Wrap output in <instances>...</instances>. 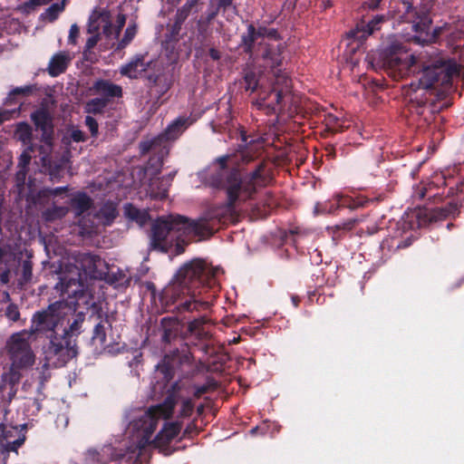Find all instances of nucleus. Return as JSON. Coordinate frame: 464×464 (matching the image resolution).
Masks as SVG:
<instances>
[{"mask_svg":"<svg viewBox=\"0 0 464 464\" xmlns=\"http://www.w3.org/2000/svg\"><path fill=\"white\" fill-rule=\"evenodd\" d=\"M77 349L74 341L64 336L51 337L50 343L44 350L46 364L54 367L64 365L69 360L75 357Z\"/></svg>","mask_w":464,"mask_h":464,"instance_id":"8","label":"nucleus"},{"mask_svg":"<svg viewBox=\"0 0 464 464\" xmlns=\"http://www.w3.org/2000/svg\"><path fill=\"white\" fill-rule=\"evenodd\" d=\"M106 106V101L101 98H95L87 102L85 111L88 113H100Z\"/></svg>","mask_w":464,"mask_h":464,"instance_id":"27","label":"nucleus"},{"mask_svg":"<svg viewBox=\"0 0 464 464\" xmlns=\"http://www.w3.org/2000/svg\"><path fill=\"white\" fill-rule=\"evenodd\" d=\"M61 190H62V188H55V189L53 190V193H54V194H57V193H58V192H60Z\"/></svg>","mask_w":464,"mask_h":464,"instance_id":"59","label":"nucleus"},{"mask_svg":"<svg viewBox=\"0 0 464 464\" xmlns=\"http://www.w3.org/2000/svg\"><path fill=\"white\" fill-rule=\"evenodd\" d=\"M85 123L89 128L92 136H96L98 134V123L97 121L91 116H87L85 119Z\"/></svg>","mask_w":464,"mask_h":464,"instance_id":"38","label":"nucleus"},{"mask_svg":"<svg viewBox=\"0 0 464 464\" xmlns=\"http://www.w3.org/2000/svg\"><path fill=\"white\" fill-rule=\"evenodd\" d=\"M32 150H33L32 148L29 147L28 149H26L21 154V156L19 158L20 170L17 172V179H18V181H22V182L24 181L25 175H26L25 168H26V166L29 164V162L31 160V152H32Z\"/></svg>","mask_w":464,"mask_h":464,"instance_id":"24","label":"nucleus"},{"mask_svg":"<svg viewBox=\"0 0 464 464\" xmlns=\"http://www.w3.org/2000/svg\"><path fill=\"white\" fill-rule=\"evenodd\" d=\"M116 216V206L111 202L104 204L97 214L98 218L105 225L110 224Z\"/></svg>","mask_w":464,"mask_h":464,"instance_id":"22","label":"nucleus"},{"mask_svg":"<svg viewBox=\"0 0 464 464\" xmlns=\"http://www.w3.org/2000/svg\"><path fill=\"white\" fill-rule=\"evenodd\" d=\"M71 308L63 302H56L40 313H37L33 317V331L34 332H49L54 331L55 328L62 324L65 315Z\"/></svg>","mask_w":464,"mask_h":464,"instance_id":"7","label":"nucleus"},{"mask_svg":"<svg viewBox=\"0 0 464 464\" xmlns=\"http://www.w3.org/2000/svg\"><path fill=\"white\" fill-rule=\"evenodd\" d=\"M33 333L20 332L13 334L6 344L12 368L9 373L4 375L5 381L14 384L19 381L20 375L16 370L29 367L34 362V354L30 346Z\"/></svg>","mask_w":464,"mask_h":464,"instance_id":"3","label":"nucleus"},{"mask_svg":"<svg viewBox=\"0 0 464 464\" xmlns=\"http://www.w3.org/2000/svg\"><path fill=\"white\" fill-rule=\"evenodd\" d=\"M23 430L16 426L0 425V449L4 452L16 451L24 442Z\"/></svg>","mask_w":464,"mask_h":464,"instance_id":"13","label":"nucleus"},{"mask_svg":"<svg viewBox=\"0 0 464 464\" xmlns=\"http://www.w3.org/2000/svg\"><path fill=\"white\" fill-rule=\"evenodd\" d=\"M15 136L24 143L29 142L32 136L31 127L27 123H19L17 125Z\"/></svg>","mask_w":464,"mask_h":464,"instance_id":"28","label":"nucleus"},{"mask_svg":"<svg viewBox=\"0 0 464 464\" xmlns=\"http://www.w3.org/2000/svg\"><path fill=\"white\" fill-rule=\"evenodd\" d=\"M83 321V314L80 313L76 314L73 322L70 324L69 329L64 331L63 336L67 339H71L72 336L79 334Z\"/></svg>","mask_w":464,"mask_h":464,"instance_id":"25","label":"nucleus"},{"mask_svg":"<svg viewBox=\"0 0 464 464\" xmlns=\"http://www.w3.org/2000/svg\"><path fill=\"white\" fill-rule=\"evenodd\" d=\"M52 0H28L19 6V10L24 14H29L38 6L47 5Z\"/></svg>","mask_w":464,"mask_h":464,"instance_id":"30","label":"nucleus"},{"mask_svg":"<svg viewBox=\"0 0 464 464\" xmlns=\"http://www.w3.org/2000/svg\"><path fill=\"white\" fill-rule=\"evenodd\" d=\"M167 195V189L166 188H163L160 191H154L153 188H151V196L154 197V198H164L166 197Z\"/></svg>","mask_w":464,"mask_h":464,"instance_id":"46","label":"nucleus"},{"mask_svg":"<svg viewBox=\"0 0 464 464\" xmlns=\"http://www.w3.org/2000/svg\"><path fill=\"white\" fill-rule=\"evenodd\" d=\"M293 301H294L295 304H296V300H295V298H293Z\"/></svg>","mask_w":464,"mask_h":464,"instance_id":"62","label":"nucleus"},{"mask_svg":"<svg viewBox=\"0 0 464 464\" xmlns=\"http://www.w3.org/2000/svg\"><path fill=\"white\" fill-rule=\"evenodd\" d=\"M79 35V28L76 24L71 25L68 41L70 44H74L76 43V38Z\"/></svg>","mask_w":464,"mask_h":464,"instance_id":"40","label":"nucleus"},{"mask_svg":"<svg viewBox=\"0 0 464 464\" xmlns=\"http://www.w3.org/2000/svg\"><path fill=\"white\" fill-rule=\"evenodd\" d=\"M32 120L35 126L43 131L44 145L40 148V153L42 154L41 161L46 167L50 164L48 154L51 151V137L53 133L51 118L47 111L40 110L32 114Z\"/></svg>","mask_w":464,"mask_h":464,"instance_id":"12","label":"nucleus"},{"mask_svg":"<svg viewBox=\"0 0 464 464\" xmlns=\"http://www.w3.org/2000/svg\"><path fill=\"white\" fill-rule=\"evenodd\" d=\"M227 160H228V157H222V158H220V159L218 160V161H219V163H220L221 167H223V166H224V162H225Z\"/></svg>","mask_w":464,"mask_h":464,"instance_id":"56","label":"nucleus"},{"mask_svg":"<svg viewBox=\"0 0 464 464\" xmlns=\"http://www.w3.org/2000/svg\"><path fill=\"white\" fill-rule=\"evenodd\" d=\"M158 143V140H150V141H145L140 144V149L143 153L149 151L150 150L153 149L155 145Z\"/></svg>","mask_w":464,"mask_h":464,"instance_id":"41","label":"nucleus"},{"mask_svg":"<svg viewBox=\"0 0 464 464\" xmlns=\"http://www.w3.org/2000/svg\"><path fill=\"white\" fill-rule=\"evenodd\" d=\"M93 88L97 93L107 97H121L122 94L121 87L109 81H98L95 82Z\"/></svg>","mask_w":464,"mask_h":464,"instance_id":"20","label":"nucleus"},{"mask_svg":"<svg viewBox=\"0 0 464 464\" xmlns=\"http://www.w3.org/2000/svg\"><path fill=\"white\" fill-rule=\"evenodd\" d=\"M110 451H111V448H109V447L103 449L102 455L101 456V458L98 460L102 461V462H106L107 461V458L105 457V455H108Z\"/></svg>","mask_w":464,"mask_h":464,"instance_id":"49","label":"nucleus"},{"mask_svg":"<svg viewBox=\"0 0 464 464\" xmlns=\"http://www.w3.org/2000/svg\"><path fill=\"white\" fill-rule=\"evenodd\" d=\"M337 121L335 118H332V117H331V118L329 119V121H330V122H332V121L334 122V121Z\"/></svg>","mask_w":464,"mask_h":464,"instance_id":"60","label":"nucleus"},{"mask_svg":"<svg viewBox=\"0 0 464 464\" xmlns=\"http://www.w3.org/2000/svg\"><path fill=\"white\" fill-rule=\"evenodd\" d=\"M416 32H420V34L417 36V40L420 41L422 43H431L434 42L437 37L440 34H446L447 36H451L453 39L458 37V34H456L455 30L453 29L451 24H444L443 26L438 27L433 29L432 33L430 34L429 32L426 33V35H422V32L424 30H429V22L427 20H424L423 24H415L413 25Z\"/></svg>","mask_w":464,"mask_h":464,"instance_id":"17","label":"nucleus"},{"mask_svg":"<svg viewBox=\"0 0 464 464\" xmlns=\"http://www.w3.org/2000/svg\"><path fill=\"white\" fill-rule=\"evenodd\" d=\"M162 72V65L158 60H147L143 55H137L128 63L120 68L121 75L130 79H137L146 75L153 82Z\"/></svg>","mask_w":464,"mask_h":464,"instance_id":"9","label":"nucleus"},{"mask_svg":"<svg viewBox=\"0 0 464 464\" xmlns=\"http://www.w3.org/2000/svg\"><path fill=\"white\" fill-rule=\"evenodd\" d=\"M192 410H193V404H192L191 401L189 399H184L181 401L179 416H181V417L188 416L191 413Z\"/></svg>","mask_w":464,"mask_h":464,"instance_id":"34","label":"nucleus"},{"mask_svg":"<svg viewBox=\"0 0 464 464\" xmlns=\"http://www.w3.org/2000/svg\"><path fill=\"white\" fill-rule=\"evenodd\" d=\"M72 205L75 208L76 214L81 215L90 208L91 200L85 194H78L72 198Z\"/></svg>","mask_w":464,"mask_h":464,"instance_id":"23","label":"nucleus"},{"mask_svg":"<svg viewBox=\"0 0 464 464\" xmlns=\"http://www.w3.org/2000/svg\"><path fill=\"white\" fill-rule=\"evenodd\" d=\"M121 456H123V453L121 451V452L117 453L114 458H118V457H121Z\"/></svg>","mask_w":464,"mask_h":464,"instance_id":"58","label":"nucleus"},{"mask_svg":"<svg viewBox=\"0 0 464 464\" xmlns=\"http://www.w3.org/2000/svg\"><path fill=\"white\" fill-rule=\"evenodd\" d=\"M126 17L124 14H118L114 24L111 23V14L105 9L94 11L89 23L88 31L95 35L90 37L87 41V47L92 48L98 42L100 31L109 40H116L121 27L125 24Z\"/></svg>","mask_w":464,"mask_h":464,"instance_id":"4","label":"nucleus"},{"mask_svg":"<svg viewBox=\"0 0 464 464\" xmlns=\"http://www.w3.org/2000/svg\"><path fill=\"white\" fill-rule=\"evenodd\" d=\"M459 65L452 60H436L426 65L419 80V85L423 89L434 88L437 83L448 84L450 79L459 74Z\"/></svg>","mask_w":464,"mask_h":464,"instance_id":"5","label":"nucleus"},{"mask_svg":"<svg viewBox=\"0 0 464 464\" xmlns=\"http://www.w3.org/2000/svg\"><path fill=\"white\" fill-rule=\"evenodd\" d=\"M8 117H7V114L5 112H1L0 111V122L6 120Z\"/></svg>","mask_w":464,"mask_h":464,"instance_id":"55","label":"nucleus"},{"mask_svg":"<svg viewBox=\"0 0 464 464\" xmlns=\"http://www.w3.org/2000/svg\"><path fill=\"white\" fill-rule=\"evenodd\" d=\"M198 2V0H188L184 6L179 11V20H185Z\"/></svg>","mask_w":464,"mask_h":464,"instance_id":"33","label":"nucleus"},{"mask_svg":"<svg viewBox=\"0 0 464 464\" xmlns=\"http://www.w3.org/2000/svg\"><path fill=\"white\" fill-rule=\"evenodd\" d=\"M182 305H183L184 309L190 311V310L196 309L198 304H197L196 300H193V301H186L183 303Z\"/></svg>","mask_w":464,"mask_h":464,"instance_id":"43","label":"nucleus"},{"mask_svg":"<svg viewBox=\"0 0 464 464\" xmlns=\"http://www.w3.org/2000/svg\"><path fill=\"white\" fill-rule=\"evenodd\" d=\"M104 262L96 256L82 254L75 259L74 269L70 270V276H61V285L69 286L75 285L81 278L80 270L91 277H98L102 275V268Z\"/></svg>","mask_w":464,"mask_h":464,"instance_id":"10","label":"nucleus"},{"mask_svg":"<svg viewBox=\"0 0 464 464\" xmlns=\"http://www.w3.org/2000/svg\"><path fill=\"white\" fill-rule=\"evenodd\" d=\"M259 177V170L256 169L249 178L241 179L239 174L235 171L227 179L226 189L230 203L236 200H245L255 190L256 180Z\"/></svg>","mask_w":464,"mask_h":464,"instance_id":"11","label":"nucleus"},{"mask_svg":"<svg viewBox=\"0 0 464 464\" xmlns=\"http://www.w3.org/2000/svg\"><path fill=\"white\" fill-rule=\"evenodd\" d=\"M411 63H413V57L406 51L401 49L392 51L383 61V66L392 71L393 76L402 77L406 74Z\"/></svg>","mask_w":464,"mask_h":464,"instance_id":"14","label":"nucleus"},{"mask_svg":"<svg viewBox=\"0 0 464 464\" xmlns=\"http://www.w3.org/2000/svg\"><path fill=\"white\" fill-rule=\"evenodd\" d=\"M381 0H372L370 3H369V6L371 8H375L378 6V4L380 3Z\"/></svg>","mask_w":464,"mask_h":464,"instance_id":"51","label":"nucleus"},{"mask_svg":"<svg viewBox=\"0 0 464 464\" xmlns=\"http://www.w3.org/2000/svg\"><path fill=\"white\" fill-rule=\"evenodd\" d=\"M92 340L94 343H98L101 346L104 345L106 342V334L103 324L100 323L95 325Z\"/></svg>","mask_w":464,"mask_h":464,"instance_id":"32","label":"nucleus"},{"mask_svg":"<svg viewBox=\"0 0 464 464\" xmlns=\"http://www.w3.org/2000/svg\"><path fill=\"white\" fill-rule=\"evenodd\" d=\"M257 35L258 34L255 32L253 26H249L247 35L243 36L245 44L250 46V44L256 40Z\"/></svg>","mask_w":464,"mask_h":464,"instance_id":"37","label":"nucleus"},{"mask_svg":"<svg viewBox=\"0 0 464 464\" xmlns=\"http://www.w3.org/2000/svg\"><path fill=\"white\" fill-rule=\"evenodd\" d=\"M5 314L6 316L12 321H16L19 318V311L14 305H9Z\"/></svg>","mask_w":464,"mask_h":464,"instance_id":"39","label":"nucleus"},{"mask_svg":"<svg viewBox=\"0 0 464 464\" xmlns=\"http://www.w3.org/2000/svg\"><path fill=\"white\" fill-rule=\"evenodd\" d=\"M68 208L65 207H53L48 208L44 212V218L46 220L52 221L57 218H61L66 215Z\"/></svg>","mask_w":464,"mask_h":464,"instance_id":"29","label":"nucleus"},{"mask_svg":"<svg viewBox=\"0 0 464 464\" xmlns=\"http://www.w3.org/2000/svg\"><path fill=\"white\" fill-rule=\"evenodd\" d=\"M411 90V89H409V90L407 91V95L409 96L410 101H412V100H413V97H411V94L410 93Z\"/></svg>","mask_w":464,"mask_h":464,"instance_id":"57","label":"nucleus"},{"mask_svg":"<svg viewBox=\"0 0 464 464\" xmlns=\"http://www.w3.org/2000/svg\"><path fill=\"white\" fill-rule=\"evenodd\" d=\"M71 59V55L66 52H60L54 54L49 63V73L52 76L59 75L66 69Z\"/></svg>","mask_w":464,"mask_h":464,"instance_id":"18","label":"nucleus"},{"mask_svg":"<svg viewBox=\"0 0 464 464\" xmlns=\"http://www.w3.org/2000/svg\"><path fill=\"white\" fill-rule=\"evenodd\" d=\"M232 0H220L219 4L223 6L230 5Z\"/></svg>","mask_w":464,"mask_h":464,"instance_id":"53","label":"nucleus"},{"mask_svg":"<svg viewBox=\"0 0 464 464\" xmlns=\"http://www.w3.org/2000/svg\"><path fill=\"white\" fill-rule=\"evenodd\" d=\"M266 58L270 59L272 61V65H279L280 64V59L278 55H273L270 53H266L265 54Z\"/></svg>","mask_w":464,"mask_h":464,"instance_id":"44","label":"nucleus"},{"mask_svg":"<svg viewBox=\"0 0 464 464\" xmlns=\"http://www.w3.org/2000/svg\"><path fill=\"white\" fill-rule=\"evenodd\" d=\"M210 55L213 59L217 60L219 58V54H218V52L216 51V50H211L210 51Z\"/></svg>","mask_w":464,"mask_h":464,"instance_id":"52","label":"nucleus"},{"mask_svg":"<svg viewBox=\"0 0 464 464\" xmlns=\"http://www.w3.org/2000/svg\"><path fill=\"white\" fill-rule=\"evenodd\" d=\"M246 90L254 91L257 86V80L254 73H247L245 77Z\"/></svg>","mask_w":464,"mask_h":464,"instance_id":"36","label":"nucleus"},{"mask_svg":"<svg viewBox=\"0 0 464 464\" xmlns=\"http://www.w3.org/2000/svg\"><path fill=\"white\" fill-rule=\"evenodd\" d=\"M64 9V2L61 4H53L50 7L46 9L44 14H43L48 21H54L60 13H62Z\"/></svg>","mask_w":464,"mask_h":464,"instance_id":"31","label":"nucleus"},{"mask_svg":"<svg viewBox=\"0 0 464 464\" xmlns=\"http://www.w3.org/2000/svg\"><path fill=\"white\" fill-rule=\"evenodd\" d=\"M192 121L189 119L179 118L172 122L160 139L174 140L179 137Z\"/></svg>","mask_w":464,"mask_h":464,"instance_id":"19","label":"nucleus"},{"mask_svg":"<svg viewBox=\"0 0 464 464\" xmlns=\"http://www.w3.org/2000/svg\"><path fill=\"white\" fill-rule=\"evenodd\" d=\"M68 424V418L64 415L59 416L56 420L57 427L65 428Z\"/></svg>","mask_w":464,"mask_h":464,"instance_id":"42","label":"nucleus"},{"mask_svg":"<svg viewBox=\"0 0 464 464\" xmlns=\"http://www.w3.org/2000/svg\"><path fill=\"white\" fill-rule=\"evenodd\" d=\"M72 137L75 141H81L83 140V133L81 130H74L72 133Z\"/></svg>","mask_w":464,"mask_h":464,"instance_id":"47","label":"nucleus"},{"mask_svg":"<svg viewBox=\"0 0 464 464\" xmlns=\"http://www.w3.org/2000/svg\"><path fill=\"white\" fill-rule=\"evenodd\" d=\"M205 271L202 261L194 260L182 266L176 274L170 285L166 290L167 294L172 293L178 296L182 294H190L191 285L200 278Z\"/></svg>","mask_w":464,"mask_h":464,"instance_id":"6","label":"nucleus"},{"mask_svg":"<svg viewBox=\"0 0 464 464\" xmlns=\"http://www.w3.org/2000/svg\"><path fill=\"white\" fill-rule=\"evenodd\" d=\"M1 282L3 284H7L9 282V271H5L0 276Z\"/></svg>","mask_w":464,"mask_h":464,"instance_id":"48","label":"nucleus"},{"mask_svg":"<svg viewBox=\"0 0 464 464\" xmlns=\"http://www.w3.org/2000/svg\"><path fill=\"white\" fill-rule=\"evenodd\" d=\"M455 28L459 32H463L464 31V23H460L459 24L456 25Z\"/></svg>","mask_w":464,"mask_h":464,"instance_id":"54","label":"nucleus"},{"mask_svg":"<svg viewBox=\"0 0 464 464\" xmlns=\"http://www.w3.org/2000/svg\"><path fill=\"white\" fill-rule=\"evenodd\" d=\"M124 214L129 219L136 221L140 226H143L149 218L146 211L140 210L130 204L125 205Z\"/></svg>","mask_w":464,"mask_h":464,"instance_id":"21","label":"nucleus"},{"mask_svg":"<svg viewBox=\"0 0 464 464\" xmlns=\"http://www.w3.org/2000/svg\"><path fill=\"white\" fill-rule=\"evenodd\" d=\"M382 20V16H378L367 24L357 25L354 30L351 31L347 35V44L350 46L349 52H353L355 49L359 48L361 41L379 29L378 25Z\"/></svg>","mask_w":464,"mask_h":464,"instance_id":"15","label":"nucleus"},{"mask_svg":"<svg viewBox=\"0 0 464 464\" xmlns=\"http://www.w3.org/2000/svg\"><path fill=\"white\" fill-rule=\"evenodd\" d=\"M32 277V266L29 262L25 261L23 264V277L21 284L28 282Z\"/></svg>","mask_w":464,"mask_h":464,"instance_id":"35","label":"nucleus"},{"mask_svg":"<svg viewBox=\"0 0 464 464\" xmlns=\"http://www.w3.org/2000/svg\"><path fill=\"white\" fill-rule=\"evenodd\" d=\"M276 82L274 83L272 92L268 94L267 103L265 102L266 98L263 99V102L259 103V106H267L273 111L276 110V106L279 104L281 98L286 92H288L291 87V80L284 73L276 75Z\"/></svg>","mask_w":464,"mask_h":464,"instance_id":"16","label":"nucleus"},{"mask_svg":"<svg viewBox=\"0 0 464 464\" xmlns=\"http://www.w3.org/2000/svg\"><path fill=\"white\" fill-rule=\"evenodd\" d=\"M50 175H51L52 177H53V176H54V173L51 170V171H50Z\"/></svg>","mask_w":464,"mask_h":464,"instance_id":"61","label":"nucleus"},{"mask_svg":"<svg viewBox=\"0 0 464 464\" xmlns=\"http://www.w3.org/2000/svg\"><path fill=\"white\" fill-rule=\"evenodd\" d=\"M31 92V87L25 86L21 88H16L12 92V94H26Z\"/></svg>","mask_w":464,"mask_h":464,"instance_id":"45","label":"nucleus"},{"mask_svg":"<svg viewBox=\"0 0 464 464\" xmlns=\"http://www.w3.org/2000/svg\"><path fill=\"white\" fill-rule=\"evenodd\" d=\"M137 33V28L135 24H130L124 33L123 37L118 41L117 49H122L126 47L134 38Z\"/></svg>","mask_w":464,"mask_h":464,"instance_id":"26","label":"nucleus"},{"mask_svg":"<svg viewBox=\"0 0 464 464\" xmlns=\"http://www.w3.org/2000/svg\"><path fill=\"white\" fill-rule=\"evenodd\" d=\"M220 271H221V270H220L219 268H212V269L208 270V272H207V273H208H208H211V276H218V274Z\"/></svg>","mask_w":464,"mask_h":464,"instance_id":"50","label":"nucleus"},{"mask_svg":"<svg viewBox=\"0 0 464 464\" xmlns=\"http://www.w3.org/2000/svg\"><path fill=\"white\" fill-rule=\"evenodd\" d=\"M176 404L174 397H169L162 404L151 407L148 411H138L133 415L129 429L134 432L136 448L142 449L150 442L160 447L175 438L179 430L178 422L166 423L159 434L152 440V434L160 419H168Z\"/></svg>","mask_w":464,"mask_h":464,"instance_id":"1","label":"nucleus"},{"mask_svg":"<svg viewBox=\"0 0 464 464\" xmlns=\"http://www.w3.org/2000/svg\"><path fill=\"white\" fill-rule=\"evenodd\" d=\"M214 233L208 217L188 219L181 216L169 215L158 218L152 225L150 246L167 251L175 240L184 237H198L199 240Z\"/></svg>","mask_w":464,"mask_h":464,"instance_id":"2","label":"nucleus"}]
</instances>
